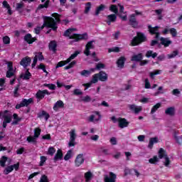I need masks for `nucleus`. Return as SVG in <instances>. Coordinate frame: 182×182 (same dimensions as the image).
<instances>
[{
  "label": "nucleus",
  "mask_w": 182,
  "mask_h": 182,
  "mask_svg": "<svg viewBox=\"0 0 182 182\" xmlns=\"http://www.w3.org/2000/svg\"><path fill=\"white\" fill-rule=\"evenodd\" d=\"M52 16L53 18L46 16H43V26L41 27L38 26L35 28V32L37 35H39V33H41L42 29L45 28V26L46 28H51L53 31H56L58 29L57 23L58 22H60V16L56 13H54L52 14ZM53 18H55V19Z\"/></svg>",
  "instance_id": "obj_1"
},
{
  "label": "nucleus",
  "mask_w": 182,
  "mask_h": 182,
  "mask_svg": "<svg viewBox=\"0 0 182 182\" xmlns=\"http://www.w3.org/2000/svg\"><path fill=\"white\" fill-rule=\"evenodd\" d=\"M75 31H76V28H68L64 33V36H68L70 39H73V42H79V41L87 39V33L76 34L74 33Z\"/></svg>",
  "instance_id": "obj_2"
},
{
  "label": "nucleus",
  "mask_w": 182,
  "mask_h": 182,
  "mask_svg": "<svg viewBox=\"0 0 182 182\" xmlns=\"http://www.w3.org/2000/svg\"><path fill=\"white\" fill-rule=\"evenodd\" d=\"M79 53H80V52L75 51L66 60H63L58 63L57 65L55 66L56 69H58V68H62L63 66H65V65H68V63H70V62H72V60H73V59H75L77 55H79Z\"/></svg>",
  "instance_id": "obj_3"
},
{
  "label": "nucleus",
  "mask_w": 182,
  "mask_h": 182,
  "mask_svg": "<svg viewBox=\"0 0 182 182\" xmlns=\"http://www.w3.org/2000/svg\"><path fill=\"white\" fill-rule=\"evenodd\" d=\"M142 42H146V37L144 36V34L138 33L137 36L133 38L131 43L132 46H136Z\"/></svg>",
  "instance_id": "obj_4"
},
{
  "label": "nucleus",
  "mask_w": 182,
  "mask_h": 182,
  "mask_svg": "<svg viewBox=\"0 0 182 182\" xmlns=\"http://www.w3.org/2000/svg\"><path fill=\"white\" fill-rule=\"evenodd\" d=\"M159 159H164V166L166 167H168V166H170V159L167 157V154L163 148H161L159 151Z\"/></svg>",
  "instance_id": "obj_5"
},
{
  "label": "nucleus",
  "mask_w": 182,
  "mask_h": 182,
  "mask_svg": "<svg viewBox=\"0 0 182 182\" xmlns=\"http://www.w3.org/2000/svg\"><path fill=\"white\" fill-rule=\"evenodd\" d=\"M137 15H141V13L135 11V14L129 16V23L132 25V26H133V28H137L139 26V22H137V20H136V16H137Z\"/></svg>",
  "instance_id": "obj_6"
},
{
  "label": "nucleus",
  "mask_w": 182,
  "mask_h": 182,
  "mask_svg": "<svg viewBox=\"0 0 182 182\" xmlns=\"http://www.w3.org/2000/svg\"><path fill=\"white\" fill-rule=\"evenodd\" d=\"M76 146V129H71L70 132L69 147H75Z\"/></svg>",
  "instance_id": "obj_7"
},
{
  "label": "nucleus",
  "mask_w": 182,
  "mask_h": 182,
  "mask_svg": "<svg viewBox=\"0 0 182 182\" xmlns=\"http://www.w3.org/2000/svg\"><path fill=\"white\" fill-rule=\"evenodd\" d=\"M31 103H33V98H30L28 100L23 99L20 104H17L16 105V109H21V107H28L29 105H31Z\"/></svg>",
  "instance_id": "obj_8"
},
{
  "label": "nucleus",
  "mask_w": 182,
  "mask_h": 182,
  "mask_svg": "<svg viewBox=\"0 0 182 182\" xmlns=\"http://www.w3.org/2000/svg\"><path fill=\"white\" fill-rule=\"evenodd\" d=\"M101 119L102 115H100L99 112H95L93 114L88 117V120L92 123H97V122H100Z\"/></svg>",
  "instance_id": "obj_9"
},
{
  "label": "nucleus",
  "mask_w": 182,
  "mask_h": 182,
  "mask_svg": "<svg viewBox=\"0 0 182 182\" xmlns=\"http://www.w3.org/2000/svg\"><path fill=\"white\" fill-rule=\"evenodd\" d=\"M46 95H48V96H49V95H50V92H49L48 90H39L36 94V97L37 99V101L41 102V100H42V99L45 97Z\"/></svg>",
  "instance_id": "obj_10"
},
{
  "label": "nucleus",
  "mask_w": 182,
  "mask_h": 182,
  "mask_svg": "<svg viewBox=\"0 0 182 182\" xmlns=\"http://www.w3.org/2000/svg\"><path fill=\"white\" fill-rule=\"evenodd\" d=\"M1 117V119H4V122L6 123H11V121L12 120V117H11V114H9L7 110L0 112V119Z\"/></svg>",
  "instance_id": "obj_11"
},
{
  "label": "nucleus",
  "mask_w": 182,
  "mask_h": 182,
  "mask_svg": "<svg viewBox=\"0 0 182 182\" xmlns=\"http://www.w3.org/2000/svg\"><path fill=\"white\" fill-rule=\"evenodd\" d=\"M14 170H16V171H18V170L19 169V163H17L12 166H9L7 168H6L4 171V174H6V176L9 174V173H12V171H14Z\"/></svg>",
  "instance_id": "obj_12"
},
{
  "label": "nucleus",
  "mask_w": 182,
  "mask_h": 182,
  "mask_svg": "<svg viewBox=\"0 0 182 182\" xmlns=\"http://www.w3.org/2000/svg\"><path fill=\"white\" fill-rule=\"evenodd\" d=\"M83 163H85V156L82 154H80L75 158V165L76 167H80Z\"/></svg>",
  "instance_id": "obj_13"
},
{
  "label": "nucleus",
  "mask_w": 182,
  "mask_h": 182,
  "mask_svg": "<svg viewBox=\"0 0 182 182\" xmlns=\"http://www.w3.org/2000/svg\"><path fill=\"white\" fill-rule=\"evenodd\" d=\"M8 70L6 72V77H12L15 75V70H14V66L12 62H9L7 63Z\"/></svg>",
  "instance_id": "obj_14"
},
{
  "label": "nucleus",
  "mask_w": 182,
  "mask_h": 182,
  "mask_svg": "<svg viewBox=\"0 0 182 182\" xmlns=\"http://www.w3.org/2000/svg\"><path fill=\"white\" fill-rule=\"evenodd\" d=\"M148 29L151 35H156L155 38L159 39V37L160 36V33H159V26H155L153 28L151 26H149Z\"/></svg>",
  "instance_id": "obj_15"
},
{
  "label": "nucleus",
  "mask_w": 182,
  "mask_h": 182,
  "mask_svg": "<svg viewBox=\"0 0 182 182\" xmlns=\"http://www.w3.org/2000/svg\"><path fill=\"white\" fill-rule=\"evenodd\" d=\"M43 55H42V53H36L35 57L33 58V61L32 63V68H35L36 66V63H38V60H43Z\"/></svg>",
  "instance_id": "obj_16"
},
{
  "label": "nucleus",
  "mask_w": 182,
  "mask_h": 182,
  "mask_svg": "<svg viewBox=\"0 0 182 182\" xmlns=\"http://www.w3.org/2000/svg\"><path fill=\"white\" fill-rule=\"evenodd\" d=\"M63 107H65V103H63V101L58 100L54 104L53 109L55 112H59V110H60V109H63Z\"/></svg>",
  "instance_id": "obj_17"
},
{
  "label": "nucleus",
  "mask_w": 182,
  "mask_h": 182,
  "mask_svg": "<svg viewBox=\"0 0 182 182\" xmlns=\"http://www.w3.org/2000/svg\"><path fill=\"white\" fill-rule=\"evenodd\" d=\"M117 122L119 123V127L121 129H124V127H127V126H129V122L124 118L119 117L117 119Z\"/></svg>",
  "instance_id": "obj_18"
},
{
  "label": "nucleus",
  "mask_w": 182,
  "mask_h": 182,
  "mask_svg": "<svg viewBox=\"0 0 182 182\" xmlns=\"http://www.w3.org/2000/svg\"><path fill=\"white\" fill-rule=\"evenodd\" d=\"M128 107L132 110V112H134V113H135L136 114H137V113H140V112L143 110L141 106H137L134 105H128Z\"/></svg>",
  "instance_id": "obj_19"
},
{
  "label": "nucleus",
  "mask_w": 182,
  "mask_h": 182,
  "mask_svg": "<svg viewBox=\"0 0 182 182\" xmlns=\"http://www.w3.org/2000/svg\"><path fill=\"white\" fill-rule=\"evenodd\" d=\"M160 41H161V45H164V46H165V48L170 46V45H171V43H173V41H171V40H170V38L161 37L160 38Z\"/></svg>",
  "instance_id": "obj_20"
},
{
  "label": "nucleus",
  "mask_w": 182,
  "mask_h": 182,
  "mask_svg": "<svg viewBox=\"0 0 182 182\" xmlns=\"http://www.w3.org/2000/svg\"><path fill=\"white\" fill-rule=\"evenodd\" d=\"M90 49H93V41L88 42L85 46L84 53L86 56H89L90 55Z\"/></svg>",
  "instance_id": "obj_21"
},
{
  "label": "nucleus",
  "mask_w": 182,
  "mask_h": 182,
  "mask_svg": "<svg viewBox=\"0 0 182 182\" xmlns=\"http://www.w3.org/2000/svg\"><path fill=\"white\" fill-rule=\"evenodd\" d=\"M118 6H119V18H121L122 21H127V15L125 14L123 16V14H124V6L120 4H118Z\"/></svg>",
  "instance_id": "obj_22"
},
{
  "label": "nucleus",
  "mask_w": 182,
  "mask_h": 182,
  "mask_svg": "<svg viewBox=\"0 0 182 182\" xmlns=\"http://www.w3.org/2000/svg\"><path fill=\"white\" fill-rule=\"evenodd\" d=\"M95 70H96V68H91L89 70H83L80 73L81 76H85V77H87L90 76V75H92V73H93L95 72Z\"/></svg>",
  "instance_id": "obj_23"
},
{
  "label": "nucleus",
  "mask_w": 182,
  "mask_h": 182,
  "mask_svg": "<svg viewBox=\"0 0 182 182\" xmlns=\"http://www.w3.org/2000/svg\"><path fill=\"white\" fill-rule=\"evenodd\" d=\"M117 176L113 172L109 173V176L105 178V182H116Z\"/></svg>",
  "instance_id": "obj_24"
},
{
  "label": "nucleus",
  "mask_w": 182,
  "mask_h": 182,
  "mask_svg": "<svg viewBox=\"0 0 182 182\" xmlns=\"http://www.w3.org/2000/svg\"><path fill=\"white\" fill-rule=\"evenodd\" d=\"M31 58L26 57L21 60L20 64L21 66H23V68H27V66H29L31 65Z\"/></svg>",
  "instance_id": "obj_25"
},
{
  "label": "nucleus",
  "mask_w": 182,
  "mask_h": 182,
  "mask_svg": "<svg viewBox=\"0 0 182 182\" xmlns=\"http://www.w3.org/2000/svg\"><path fill=\"white\" fill-rule=\"evenodd\" d=\"M62 159H63V152L62 151V150L58 149L57 151L56 154L54 156V161L56 163V161H58V160H62Z\"/></svg>",
  "instance_id": "obj_26"
},
{
  "label": "nucleus",
  "mask_w": 182,
  "mask_h": 182,
  "mask_svg": "<svg viewBox=\"0 0 182 182\" xmlns=\"http://www.w3.org/2000/svg\"><path fill=\"white\" fill-rule=\"evenodd\" d=\"M124 62H126V58L120 57L117 61V67L119 68L120 69H122V68H124Z\"/></svg>",
  "instance_id": "obj_27"
},
{
  "label": "nucleus",
  "mask_w": 182,
  "mask_h": 182,
  "mask_svg": "<svg viewBox=\"0 0 182 182\" xmlns=\"http://www.w3.org/2000/svg\"><path fill=\"white\" fill-rule=\"evenodd\" d=\"M159 143L158 137H152L149 139V143L148 144V149H153V146L156 144Z\"/></svg>",
  "instance_id": "obj_28"
},
{
  "label": "nucleus",
  "mask_w": 182,
  "mask_h": 182,
  "mask_svg": "<svg viewBox=\"0 0 182 182\" xmlns=\"http://www.w3.org/2000/svg\"><path fill=\"white\" fill-rule=\"evenodd\" d=\"M99 80L101 82H106L107 80V74L106 73L101 71L98 73Z\"/></svg>",
  "instance_id": "obj_29"
},
{
  "label": "nucleus",
  "mask_w": 182,
  "mask_h": 182,
  "mask_svg": "<svg viewBox=\"0 0 182 182\" xmlns=\"http://www.w3.org/2000/svg\"><path fill=\"white\" fill-rule=\"evenodd\" d=\"M141 59H143V54L139 53L138 55H134L132 57L131 60L132 62H140V60H141Z\"/></svg>",
  "instance_id": "obj_30"
},
{
  "label": "nucleus",
  "mask_w": 182,
  "mask_h": 182,
  "mask_svg": "<svg viewBox=\"0 0 182 182\" xmlns=\"http://www.w3.org/2000/svg\"><path fill=\"white\" fill-rule=\"evenodd\" d=\"M108 21H107V23L108 25H110L111 22H116V19H117V16L116 14H110L107 16Z\"/></svg>",
  "instance_id": "obj_31"
},
{
  "label": "nucleus",
  "mask_w": 182,
  "mask_h": 182,
  "mask_svg": "<svg viewBox=\"0 0 182 182\" xmlns=\"http://www.w3.org/2000/svg\"><path fill=\"white\" fill-rule=\"evenodd\" d=\"M36 40V39L35 38H33L31 34H27V35H26L25 37H24V41H26V42L28 43L29 44L33 43V42H34Z\"/></svg>",
  "instance_id": "obj_32"
},
{
  "label": "nucleus",
  "mask_w": 182,
  "mask_h": 182,
  "mask_svg": "<svg viewBox=\"0 0 182 182\" xmlns=\"http://www.w3.org/2000/svg\"><path fill=\"white\" fill-rule=\"evenodd\" d=\"M175 112H176V109H174V107H171L167 108L165 110V114H168V116H174Z\"/></svg>",
  "instance_id": "obj_33"
},
{
  "label": "nucleus",
  "mask_w": 182,
  "mask_h": 182,
  "mask_svg": "<svg viewBox=\"0 0 182 182\" xmlns=\"http://www.w3.org/2000/svg\"><path fill=\"white\" fill-rule=\"evenodd\" d=\"M160 107H161V103L159 102L155 105L151 109V114H154V113H156V112H157Z\"/></svg>",
  "instance_id": "obj_34"
},
{
  "label": "nucleus",
  "mask_w": 182,
  "mask_h": 182,
  "mask_svg": "<svg viewBox=\"0 0 182 182\" xmlns=\"http://www.w3.org/2000/svg\"><path fill=\"white\" fill-rule=\"evenodd\" d=\"M72 157H73V151L69 150L64 156V160H65V161H68V160H70V159H72Z\"/></svg>",
  "instance_id": "obj_35"
},
{
  "label": "nucleus",
  "mask_w": 182,
  "mask_h": 182,
  "mask_svg": "<svg viewBox=\"0 0 182 182\" xmlns=\"http://www.w3.org/2000/svg\"><path fill=\"white\" fill-rule=\"evenodd\" d=\"M38 117H44V119L46 120H48V119H49V117H50V116L46 111H42L41 112H40L38 114Z\"/></svg>",
  "instance_id": "obj_36"
},
{
  "label": "nucleus",
  "mask_w": 182,
  "mask_h": 182,
  "mask_svg": "<svg viewBox=\"0 0 182 182\" xmlns=\"http://www.w3.org/2000/svg\"><path fill=\"white\" fill-rule=\"evenodd\" d=\"M106 8V6H105V4H101L100 5L96 11H95V15L97 16L99 15V14H100V12H102V11H105V9Z\"/></svg>",
  "instance_id": "obj_37"
},
{
  "label": "nucleus",
  "mask_w": 182,
  "mask_h": 182,
  "mask_svg": "<svg viewBox=\"0 0 182 182\" xmlns=\"http://www.w3.org/2000/svg\"><path fill=\"white\" fill-rule=\"evenodd\" d=\"M56 46H57L56 41H51L49 43L50 50H53V52H56Z\"/></svg>",
  "instance_id": "obj_38"
},
{
  "label": "nucleus",
  "mask_w": 182,
  "mask_h": 182,
  "mask_svg": "<svg viewBox=\"0 0 182 182\" xmlns=\"http://www.w3.org/2000/svg\"><path fill=\"white\" fill-rule=\"evenodd\" d=\"M92 177H93L92 172L88 171L85 173V178L86 182L90 181V180H92Z\"/></svg>",
  "instance_id": "obj_39"
},
{
  "label": "nucleus",
  "mask_w": 182,
  "mask_h": 182,
  "mask_svg": "<svg viewBox=\"0 0 182 182\" xmlns=\"http://www.w3.org/2000/svg\"><path fill=\"white\" fill-rule=\"evenodd\" d=\"M146 58H156L157 56V53H153L151 50H148L146 53Z\"/></svg>",
  "instance_id": "obj_40"
},
{
  "label": "nucleus",
  "mask_w": 182,
  "mask_h": 182,
  "mask_svg": "<svg viewBox=\"0 0 182 182\" xmlns=\"http://www.w3.org/2000/svg\"><path fill=\"white\" fill-rule=\"evenodd\" d=\"M7 161H8V157L2 156L0 159V166H1V167H5V164H6Z\"/></svg>",
  "instance_id": "obj_41"
},
{
  "label": "nucleus",
  "mask_w": 182,
  "mask_h": 182,
  "mask_svg": "<svg viewBox=\"0 0 182 182\" xmlns=\"http://www.w3.org/2000/svg\"><path fill=\"white\" fill-rule=\"evenodd\" d=\"M31 76V73H29L28 70L26 71L24 74L21 75V77H23V79H25L26 80H28V79H30Z\"/></svg>",
  "instance_id": "obj_42"
},
{
  "label": "nucleus",
  "mask_w": 182,
  "mask_h": 182,
  "mask_svg": "<svg viewBox=\"0 0 182 182\" xmlns=\"http://www.w3.org/2000/svg\"><path fill=\"white\" fill-rule=\"evenodd\" d=\"M109 10L112 11V12H114V14H119V9H117V6L114 4L110 6Z\"/></svg>",
  "instance_id": "obj_43"
},
{
  "label": "nucleus",
  "mask_w": 182,
  "mask_h": 182,
  "mask_svg": "<svg viewBox=\"0 0 182 182\" xmlns=\"http://www.w3.org/2000/svg\"><path fill=\"white\" fill-rule=\"evenodd\" d=\"M40 164L39 166L42 167L43 166V164H45V163L46 162V160H48V158H46V156H41L40 157Z\"/></svg>",
  "instance_id": "obj_44"
},
{
  "label": "nucleus",
  "mask_w": 182,
  "mask_h": 182,
  "mask_svg": "<svg viewBox=\"0 0 182 182\" xmlns=\"http://www.w3.org/2000/svg\"><path fill=\"white\" fill-rule=\"evenodd\" d=\"M92 8V4L90 2H88L85 4V14H89L90 9Z\"/></svg>",
  "instance_id": "obj_45"
},
{
  "label": "nucleus",
  "mask_w": 182,
  "mask_h": 182,
  "mask_svg": "<svg viewBox=\"0 0 182 182\" xmlns=\"http://www.w3.org/2000/svg\"><path fill=\"white\" fill-rule=\"evenodd\" d=\"M55 153H56V149L53 146H50L48 148L47 154H49V156H53Z\"/></svg>",
  "instance_id": "obj_46"
},
{
  "label": "nucleus",
  "mask_w": 182,
  "mask_h": 182,
  "mask_svg": "<svg viewBox=\"0 0 182 182\" xmlns=\"http://www.w3.org/2000/svg\"><path fill=\"white\" fill-rule=\"evenodd\" d=\"M92 83H97L99 82V73L92 75V79L91 80Z\"/></svg>",
  "instance_id": "obj_47"
},
{
  "label": "nucleus",
  "mask_w": 182,
  "mask_h": 182,
  "mask_svg": "<svg viewBox=\"0 0 182 182\" xmlns=\"http://www.w3.org/2000/svg\"><path fill=\"white\" fill-rule=\"evenodd\" d=\"M14 121L13 122V124H18L19 123V121L21 120V118L18 117V114H14L13 115Z\"/></svg>",
  "instance_id": "obj_48"
},
{
  "label": "nucleus",
  "mask_w": 182,
  "mask_h": 182,
  "mask_svg": "<svg viewBox=\"0 0 182 182\" xmlns=\"http://www.w3.org/2000/svg\"><path fill=\"white\" fill-rule=\"evenodd\" d=\"M159 161V157L157 156H154L153 158L149 159V162L151 164H155V163H157Z\"/></svg>",
  "instance_id": "obj_49"
},
{
  "label": "nucleus",
  "mask_w": 182,
  "mask_h": 182,
  "mask_svg": "<svg viewBox=\"0 0 182 182\" xmlns=\"http://www.w3.org/2000/svg\"><path fill=\"white\" fill-rule=\"evenodd\" d=\"M41 129L40 128H36L34 130V137H36V139H38V137H39V136H41Z\"/></svg>",
  "instance_id": "obj_50"
},
{
  "label": "nucleus",
  "mask_w": 182,
  "mask_h": 182,
  "mask_svg": "<svg viewBox=\"0 0 182 182\" xmlns=\"http://www.w3.org/2000/svg\"><path fill=\"white\" fill-rule=\"evenodd\" d=\"M46 87H48L50 90H55L56 89V85L55 84H44Z\"/></svg>",
  "instance_id": "obj_51"
},
{
  "label": "nucleus",
  "mask_w": 182,
  "mask_h": 182,
  "mask_svg": "<svg viewBox=\"0 0 182 182\" xmlns=\"http://www.w3.org/2000/svg\"><path fill=\"white\" fill-rule=\"evenodd\" d=\"M49 6V1H46L44 4H40L38 9H43V8H48Z\"/></svg>",
  "instance_id": "obj_52"
},
{
  "label": "nucleus",
  "mask_w": 182,
  "mask_h": 182,
  "mask_svg": "<svg viewBox=\"0 0 182 182\" xmlns=\"http://www.w3.org/2000/svg\"><path fill=\"white\" fill-rule=\"evenodd\" d=\"M160 73H161V70H156L152 73H150V76L151 77V79L154 78L155 75H160Z\"/></svg>",
  "instance_id": "obj_53"
},
{
  "label": "nucleus",
  "mask_w": 182,
  "mask_h": 182,
  "mask_svg": "<svg viewBox=\"0 0 182 182\" xmlns=\"http://www.w3.org/2000/svg\"><path fill=\"white\" fill-rule=\"evenodd\" d=\"M169 32L171 33V35L173 37L176 38V36H177V30H176V28H172L169 30Z\"/></svg>",
  "instance_id": "obj_54"
},
{
  "label": "nucleus",
  "mask_w": 182,
  "mask_h": 182,
  "mask_svg": "<svg viewBox=\"0 0 182 182\" xmlns=\"http://www.w3.org/2000/svg\"><path fill=\"white\" fill-rule=\"evenodd\" d=\"M75 65H76V61L74 60L71 62L68 65L65 67V70H68V69H72V68H73Z\"/></svg>",
  "instance_id": "obj_55"
},
{
  "label": "nucleus",
  "mask_w": 182,
  "mask_h": 182,
  "mask_svg": "<svg viewBox=\"0 0 182 182\" xmlns=\"http://www.w3.org/2000/svg\"><path fill=\"white\" fill-rule=\"evenodd\" d=\"M178 55V52L177 50L173 51L171 54L168 55V59H173V58H176Z\"/></svg>",
  "instance_id": "obj_56"
},
{
  "label": "nucleus",
  "mask_w": 182,
  "mask_h": 182,
  "mask_svg": "<svg viewBox=\"0 0 182 182\" xmlns=\"http://www.w3.org/2000/svg\"><path fill=\"white\" fill-rule=\"evenodd\" d=\"M105 64H103V63H99L97 64V65H96L95 70H96V69H97V70H100V69H105Z\"/></svg>",
  "instance_id": "obj_57"
},
{
  "label": "nucleus",
  "mask_w": 182,
  "mask_h": 182,
  "mask_svg": "<svg viewBox=\"0 0 182 182\" xmlns=\"http://www.w3.org/2000/svg\"><path fill=\"white\" fill-rule=\"evenodd\" d=\"M27 141H28V143H35V141H36V137L34 136H28L27 138Z\"/></svg>",
  "instance_id": "obj_58"
},
{
  "label": "nucleus",
  "mask_w": 182,
  "mask_h": 182,
  "mask_svg": "<svg viewBox=\"0 0 182 182\" xmlns=\"http://www.w3.org/2000/svg\"><path fill=\"white\" fill-rule=\"evenodd\" d=\"M39 182H49V179L48 178V176H46V175H43L41 176Z\"/></svg>",
  "instance_id": "obj_59"
},
{
  "label": "nucleus",
  "mask_w": 182,
  "mask_h": 182,
  "mask_svg": "<svg viewBox=\"0 0 182 182\" xmlns=\"http://www.w3.org/2000/svg\"><path fill=\"white\" fill-rule=\"evenodd\" d=\"M3 42L5 43V45H8L11 42V39L8 36H5L3 38Z\"/></svg>",
  "instance_id": "obj_60"
},
{
  "label": "nucleus",
  "mask_w": 182,
  "mask_h": 182,
  "mask_svg": "<svg viewBox=\"0 0 182 182\" xmlns=\"http://www.w3.org/2000/svg\"><path fill=\"white\" fill-rule=\"evenodd\" d=\"M74 95L76 96H80V95H83V92L80 89H75L73 92Z\"/></svg>",
  "instance_id": "obj_61"
},
{
  "label": "nucleus",
  "mask_w": 182,
  "mask_h": 182,
  "mask_svg": "<svg viewBox=\"0 0 182 182\" xmlns=\"http://www.w3.org/2000/svg\"><path fill=\"white\" fill-rule=\"evenodd\" d=\"M109 142L111 143V144H112L113 146H116V144H117V139H116L115 137H112L109 139Z\"/></svg>",
  "instance_id": "obj_62"
},
{
  "label": "nucleus",
  "mask_w": 182,
  "mask_h": 182,
  "mask_svg": "<svg viewBox=\"0 0 182 182\" xmlns=\"http://www.w3.org/2000/svg\"><path fill=\"white\" fill-rule=\"evenodd\" d=\"M101 152L103 153V154H105V156H109L110 153L109 152V149L101 148Z\"/></svg>",
  "instance_id": "obj_63"
},
{
  "label": "nucleus",
  "mask_w": 182,
  "mask_h": 182,
  "mask_svg": "<svg viewBox=\"0 0 182 182\" xmlns=\"http://www.w3.org/2000/svg\"><path fill=\"white\" fill-rule=\"evenodd\" d=\"M151 86L150 85V82L149 81V79L145 80V89H150Z\"/></svg>",
  "instance_id": "obj_64"
}]
</instances>
